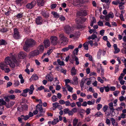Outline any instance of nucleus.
I'll return each mask as SVG.
<instances>
[{"mask_svg":"<svg viewBox=\"0 0 126 126\" xmlns=\"http://www.w3.org/2000/svg\"><path fill=\"white\" fill-rule=\"evenodd\" d=\"M45 47L46 48L50 46V42L48 40H45L44 42Z\"/></svg>","mask_w":126,"mask_h":126,"instance_id":"obj_14","label":"nucleus"},{"mask_svg":"<svg viewBox=\"0 0 126 126\" xmlns=\"http://www.w3.org/2000/svg\"><path fill=\"white\" fill-rule=\"evenodd\" d=\"M102 50L101 49H99V50L98 52L97 53V57L98 59L100 58V56L101 54Z\"/></svg>","mask_w":126,"mask_h":126,"instance_id":"obj_33","label":"nucleus"},{"mask_svg":"<svg viewBox=\"0 0 126 126\" xmlns=\"http://www.w3.org/2000/svg\"><path fill=\"white\" fill-rule=\"evenodd\" d=\"M44 0H37V4L39 6H41L44 5Z\"/></svg>","mask_w":126,"mask_h":126,"instance_id":"obj_21","label":"nucleus"},{"mask_svg":"<svg viewBox=\"0 0 126 126\" xmlns=\"http://www.w3.org/2000/svg\"><path fill=\"white\" fill-rule=\"evenodd\" d=\"M22 16L23 14H22L19 13L16 15V17L18 19L22 17Z\"/></svg>","mask_w":126,"mask_h":126,"instance_id":"obj_55","label":"nucleus"},{"mask_svg":"<svg viewBox=\"0 0 126 126\" xmlns=\"http://www.w3.org/2000/svg\"><path fill=\"white\" fill-rule=\"evenodd\" d=\"M65 105L66 106H70L71 103L68 100L66 101H65Z\"/></svg>","mask_w":126,"mask_h":126,"instance_id":"obj_56","label":"nucleus"},{"mask_svg":"<svg viewBox=\"0 0 126 126\" xmlns=\"http://www.w3.org/2000/svg\"><path fill=\"white\" fill-rule=\"evenodd\" d=\"M126 96L124 97L123 96H121L119 97V99L120 101H122L125 100V99H126Z\"/></svg>","mask_w":126,"mask_h":126,"instance_id":"obj_42","label":"nucleus"},{"mask_svg":"<svg viewBox=\"0 0 126 126\" xmlns=\"http://www.w3.org/2000/svg\"><path fill=\"white\" fill-rule=\"evenodd\" d=\"M52 13L54 16V17H55L58 18L59 17V15L56 12H52Z\"/></svg>","mask_w":126,"mask_h":126,"instance_id":"obj_51","label":"nucleus"},{"mask_svg":"<svg viewBox=\"0 0 126 126\" xmlns=\"http://www.w3.org/2000/svg\"><path fill=\"white\" fill-rule=\"evenodd\" d=\"M44 87L43 86H41L40 87L38 88L37 90V91L38 90L39 91H41L42 90L44 89Z\"/></svg>","mask_w":126,"mask_h":126,"instance_id":"obj_60","label":"nucleus"},{"mask_svg":"<svg viewBox=\"0 0 126 126\" xmlns=\"http://www.w3.org/2000/svg\"><path fill=\"white\" fill-rule=\"evenodd\" d=\"M120 92L119 91H116L113 92V94L115 96H117Z\"/></svg>","mask_w":126,"mask_h":126,"instance_id":"obj_48","label":"nucleus"},{"mask_svg":"<svg viewBox=\"0 0 126 126\" xmlns=\"http://www.w3.org/2000/svg\"><path fill=\"white\" fill-rule=\"evenodd\" d=\"M34 89V85L33 84L30 87L29 89V94H31L33 93V91Z\"/></svg>","mask_w":126,"mask_h":126,"instance_id":"obj_20","label":"nucleus"},{"mask_svg":"<svg viewBox=\"0 0 126 126\" xmlns=\"http://www.w3.org/2000/svg\"><path fill=\"white\" fill-rule=\"evenodd\" d=\"M125 75V74L123 73H122L121 74L120 76L118 78L119 80H120L122 79L123 76Z\"/></svg>","mask_w":126,"mask_h":126,"instance_id":"obj_49","label":"nucleus"},{"mask_svg":"<svg viewBox=\"0 0 126 126\" xmlns=\"http://www.w3.org/2000/svg\"><path fill=\"white\" fill-rule=\"evenodd\" d=\"M38 77L36 74H34L31 77L30 79L32 80H36L37 79Z\"/></svg>","mask_w":126,"mask_h":126,"instance_id":"obj_23","label":"nucleus"},{"mask_svg":"<svg viewBox=\"0 0 126 126\" xmlns=\"http://www.w3.org/2000/svg\"><path fill=\"white\" fill-rule=\"evenodd\" d=\"M7 43L5 40L3 39L0 40V45H5Z\"/></svg>","mask_w":126,"mask_h":126,"instance_id":"obj_30","label":"nucleus"},{"mask_svg":"<svg viewBox=\"0 0 126 126\" xmlns=\"http://www.w3.org/2000/svg\"><path fill=\"white\" fill-rule=\"evenodd\" d=\"M10 57H7L5 58L4 62L0 63V68L7 73L11 71L8 66V65L12 68L15 67V65H18L17 61L12 53L10 54Z\"/></svg>","mask_w":126,"mask_h":126,"instance_id":"obj_1","label":"nucleus"},{"mask_svg":"<svg viewBox=\"0 0 126 126\" xmlns=\"http://www.w3.org/2000/svg\"><path fill=\"white\" fill-rule=\"evenodd\" d=\"M43 20L41 17L38 16L36 18L35 21L37 25H41L42 24Z\"/></svg>","mask_w":126,"mask_h":126,"instance_id":"obj_10","label":"nucleus"},{"mask_svg":"<svg viewBox=\"0 0 126 126\" xmlns=\"http://www.w3.org/2000/svg\"><path fill=\"white\" fill-rule=\"evenodd\" d=\"M36 109L39 111V113L37 115V116L39 117L44 115V114L45 113V111L44 110L42 104H37L36 106Z\"/></svg>","mask_w":126,"mask_h":126,"instance_id":"obj_3","label":"nucleus"},{"mask_svg":"<svg viewBox=\"0 0 126 126\" xmlns=\"http://www.w3.org/2000/svg\"><path fill=\"white\" fill-rule=\"evenodd\" d=\"M103 115V114L100 112H97L95 114V116L96 117H100L101 116Z\"/></svg>","mask_w":126,"mask_h":126,"instance_id":"obj_44","label":"nucleus"},{"mask_svg":"<svg viewBox=\"0 0 126 126\" xmlns=\"http://www.w3.org/2000/svg\"><path fill=\"white\" fill-rule=\"evenodd\" d=\"M104 89L105 91L106 92H108L110 90V88L108 86H104Z\"/></svg>","mask_w":126,"mask_h":126,"instance_id":"obj_57","label":"nucleus"},{"mask_svg":"<svg viewBox=\"0 0 126 126\" xmlns=\"http://www.w3.org/2000/svg\"><path fill=\"white\" fill-rule=\"evenodd\" d=\"M77 70L75 67H72L71 69V75L72 76H75L77 74Z\"/></svg>","mask_w":126,"mask_h":126,"instance_id":"obj_16","label":"nucleus"},{"mask_svg":"<svg viewBox=\"0 0 126 126\" xmlns=\"http://www.w3.org/2000/svg\"><path fill=\"white\" fill-rule=\"evenodd\" d=\"M75 60L76 62V64L77 65L79 64V63L78 58L75 56Z\"/></svg>","mask_w":126,"mask_h":126,"instance_id":"obj_58","label":"nucleus"},{"mask_svg":"<svg viewBox=\"0 0 126 126\" xmlns=\"http://www.w3.org/2000/svg\"><path fill=\"white\" fill-rule=\"evenodd\" d=\"M72 83L74 85H77L78 83V79L77 77H74L73 79Z\"/></svg>","mask_w":126,"mask_h":126,"instance_id":"obj_18","label":"nucleus"},{"mask_svg":"<svg viewBox=\"0 0 126 126\" xmlns=\"http://www.w3.org/2000/svg\"><path fill=\"white\" fill-rule=\"evenodd\" d=\"M106 123L107 125L110 126V119L107 118L106 120Z\"/></svg>","mask_w":126,"mask_h":126,"instance_id":"obj_63","label":"nucleus"},{"mask_svg":"<svg viewBox=\"0 0 126 126\" xmlns=\"http://www.w3.org/2000/svg\"><path fill=\"white\" fill-rule=\"evenodd\" d=\"M108 106L107 105H104L103 108V110L104 112H106L108 108Z\"/></svg>","mask_w":126,"mask_h":126,"instance_id":"obj_45","label":"nucleus"},{"mask_svg":"<svg viewBox=\"0 0 126 126\" xmlns=\"http://www.w3.org/2000/svg\"><path fill=\"white\" fill-rule=\"evenodd\" d=\"M52 50L51 48L50 49L48 50L47 51V53H44V54L43 56H44L45 55H46L47 54L48 55H49L52 52Z\"/></svg>","mask_w":126,"mask_h":126,"instance_id":"obj_35","label":"nucleus"},{"mask_svg":"<svg viewBox=\"0 0 126 126\" xmlns=\"http://www.w3.org/2000/svg\"><path fill=\"white\" fill-rule=\"evenodd\" d=\"M36 4V1L34 0L31 3L27 4L26 5V7L28 9H32L34 6Z\"/></svg>","mask_w":126,"mask_h":126,"instance_id":"obj_7","label":"nucleus"},{"mask_svg":"<svg viewBox=\"0 0 126 126\" xmlns=\"http://www.w3.org/2000/svg\"><path fill=\"white\" fill-rule=\"evenodd\" d=\"M39 52L38 50H35L31 51L30 54L31 57H33L34 56L38 55Z\"/></svg>","mask_w":126,"mask_h":126,"instance_id":"obj_11","label":"nucleus"},{"mask_svg":"<svg viewBox=\"0 0 126 126\" xmlns=\"http://www.w3.org/2000/svg\"><path fill=\"white\" fill-rule=\"evenodd\" d=\"M23 92L21 94V95L24 97H26L27 96V93L29 92V89L26 88L23 90Z\"/></svg>","mask_w":126,"mask_h":126,"instance_id":"obj_12","label":"nucleus"},{"mask_svg":"<svg viewBox=\"0 0 126 126\" xmlns=\"http://www.w3.org/2000/svg\"><path fill=\"white\" fill-rule=\"evenodd\" d=\"M96 38H97V36L94 34H93L91 36L89 37L87 39L88 40H90L91 39L94 40Z\"/></svg>","mask_w":126,"mask_h":126,"instance_id":"obj_25","label":"nucleus"},{"mask_svg":"<svg viewBox=\"0 0 126 126\" xmlns=\"http://www.w3.org/2000/svg\"><path fill=\"white\" fill-rule=\"evenodd\" d=\"M46 79H47L48 81H51L53 79V78L49 74H48L46 76Z\"/></svg>","mask_w":126,"mask_h":126,"instance_id":"obj_17","label":"nucleus"},{"mask_svg":"<svg viewBox=\"0 0 126 126\" xmlns=\"http://www.w3.org/2000/svg\"><path fill=\"white\" fill-rule=\"evenodd\" d=\"M98 25L100 26H102L103 25V23L102 21H99L97 23Z\"/></svg>","mask_w":126,"mask_h":126,"instance_id":"obj_52","label":"nucleus"},{"mask_svg":"<svg viewBox=\"0 0 126 126\" xmlns=\"http://www.w3.org/2000/svg\"><path fill=\"white\" fill-rule=\"evenodd\" d=\"M57 37L54 36H51L50 38V40L52 44L53 45H56L58 43Z\"/></svg>","mask_w":126,"mask_h":126,"instance_id":"obj_6","label":"nucleus"},{"mask_svg":"<svg viewBox=\"0 0 126 126\" xmlns=\"http://www.w3.org/2000/svg\"><path fill=\"white\" fill-rule=\"evenodd\" d=\"M52 100L53 102H55L57 100V98L56 96L54 95L52 97Z\"/></svg>","mask_w":126,"mask_h":126,"instance_id":"obj_39","label":"nucleus"},{"mask_svg":"<svg viewBox=\"0 0 126 126\" xmlns=\"http://www.w3.org/2000/svg\"><path fill=\"white\" fill-rule=\"evenodd\" d=\"M123 47L124 48L121 49V52L123 53L126 55V48L125 47V46H124Z\"/></svg>","mask_w":126,"mask_h":126,"instance_id":"obj_41","label":"nucleus"},{"mask_svg":"<svg viewBox=\"0 0 126 126\" xmlns=\"http://www.w3.org/2000/svg\"><path fill=\"white\" fill-rule=\"evenodd\" d=\"M69 48L67 47H65L64 48H62V51L63 52H65L69 50Z\"/></svg>","mask_w":126,"mask_h":126,"instance_id":"obj_59","label":"nucleus"},{"mask_svg":"<svg viewBox=\"0 0 126 126\" xmlns=\"http://www.w3.org/2000/svg\"><path fill=\"white\" fill-rule=\"evenodd\" d=\"M81 2L80 0H74V4L75 5H79L80 3H81Z\"/></svg>","mask_w":126,"mask_h":126,"instance_id":"obj_26","label":"nucleus"},{"mask_svg":"<svg viewBox=\"0 0 126 126\" xmlns=\"http://www.w3.org/2000/svg\"><path fill=\"white\" fill-rule=\"evenodd\" d=\"M14 33L13 37L16 39H18L20 37V35L17 29L15 28L14 29Z\"/></svg>","mask_w":126,"mask_h":126,"instance_id":"obj_8","label":"nucleus"},{"mask_svg":"<svg viewBox=\"0 0 126 126\" xmlns=\"http://www.w3.org/2000/svg\"><path fill=\"white\" fill-rule=\"evenodd\" d=\"M56 68L57 69V70L60 72L62 69V67L61 66H58L57 67H56Z\"/></svg>","mask_w":126,"mask_h":126,"instance_id":"obj_64","label":"nucleus"},{"mask_svg":"<svg viewBox=\"0 0 126 126\" xmlns=\"http://www.w3.org/2000/svg\"><path fill=\"white\" fill-rule=\"evenodd\" d=\"M114 51V53L115 54L119 52L120 50V49L117 47V45L116 44H114L113 45Z\"/></svg>","mask_w":126,"mask_h":126,"instance_id":"obj_13","label":"nucleus"},{"mask_svg":"<svg viewBox=\"0 0 126 126\" xmlns=\"http://www.w3.org/2000/svg\"><path fill=\"white\" fill-rule=\"evenodd\" d=\"M68 39L65 36H63L61 37L59 40V44L62 46H64L68 43Z\"/></svg>","mask_w":126,"mask_h":126,"instance_id":"obj_4","label":"nucleus"},{"mask_svg":"<svg viewBox=\"0 0 126 126\" xmlns=\"http://www.w3.org/2000/svg\"><path fill=\"white\" fill-rule=\"evenodd\" d=\"M6 102L3 99H0V105H5L6 104Z\"/></svg>","mask_w":126,"mask_h":126,"instance_id":"obj_29","label":"nucleus"},{"mask_svg":"<svg viewBox=\"0 0 126 126\" xmlns=\"http://www.w3.org/2000/svg\"><path fill=\"white\" fill-rule=\"evenodd\" d=\"M92 101H88L87 102V104L89 105L94 104L95 103V99H93Z\"/></svg>","mask_w":126,"mask_h":126,"instance_id":"obj_36","label":"nucleus"},{"mask_svg":"<svg viewBox=\"0 0 126 126\" xmlns=\"http://www.w3.org/2000/svg\"><path fill=\"white\" fill-rule=\"evenodd\" d=\"M65 86H66L67 85H69L68 83H70V80L68 79H67L65 80Z\"/></svg>","mask_w":126,"mask_h":126,"instance_id":"obj_50","label":"nucleus"},{"mask_svg":"<svg viewBox=\"0 0 126 126\" xmlns=\"http://www.w3.org/2000/svg\"><path fill=\"white\" fill-rule=\"evenodd\" d=\"M38 49L39 53H42L43 52L44 50V47L43 45H41L39 46L38 47Z\"/></svg>","mask_w":126,"mask_h":126,"instance_id":"obj_19","label":"nucleus"},{"mask_svg":"<svg viewBox=\"0 0 126 126\" xmlns=\"http://www.w3.org/2000/svg\"><path fill=\"white\" fill-rule=\"evenodd\" d=\"M41 14L44 17L48 18L49 16V14L46 11H42L41 12Z\"/></svg>","mask_w":126,"mask_h":126,"instance_id":"obj_15","label":"nucleus"},{"mask_svg":"<svg viewBox=\"0 0 126 126\" xmlns=\"http://www.w3.org/2000/svg\"><path fill=\"white\" fill-rule=\"evenodd\" d=\"M72 96L73 99L75 100L77 99V96L76 94H73Z\"/></svg>","mask_w":126,"mask_h":126,"instance_id":"obj_61","label":"nucleus"},{"mask_svg":"<svg viewBox=\"0 0 126 126\" xmlns=\"http://www.w3.org/2000/svg\"><path fill=\"white\" fill-rule=\"evenodd\" d=\"M35 44V42L33 40L31 39H27L23 47V48L25 51L28 52L30 50V47H32Z\"/></svg>","mask_w":126,"mask_h":126,"instance_id":"obj_2","label":"nucleus"},{"mask_svg":"<svg viewBox=\"0 0 126 126\" xmlns=\"http://www.w3.org/2000/svg\"><path fill=\"white\" fill-rule=\"evenodd\" d=\"M89 32L90 34L92 33L93 32H94V33H95L96 34L97 33L96 31L93 29H90V30L89 31Z\"/></svg>","mask_w":126,"mask_h":126,"instance_id":"obj_47","label":"nucleus"},{"mask_svg":"<svg viewBox=\"0 0 126 126\" xmlns=\"http://www.w3.org/2000/svg\"><path fill=\"white\" fill-rule=\"evenodd\" d=\"M101 1L102 2H105L108 4H110V0H101Z\"/></svg>","mask_w":126,"mask_h":126,"instance_id":"obj_54","label":"nucleus"},{"mask_svg":"<svg viewBox=\"0 0 126 126\" xmlns=\"http://www.w3.org/2000/svg\"><path fill=\"white\" fill-rule=\"evenodd\" d=\"M21 117H22V119L24 120H26L29 118V116L28 115L25 116L22 115L21 116Z\"/></svg>","mask_w":126,"mask_h":126,"instance_id":"obj_28","label":"nucleus"},{"mask_svg":"<svg viewBox=\"0 0 126 126\" xmlns=\"http://www.w3.org/2000/svg\"><path fill=\"white\" fill-rule=\"evenodd\" d=\"M52 125H54L56 124L57 123L59 122V120L58 118H56L53 119L52 121Z\"/></svg>","mask_w":126,"mask_h":126,"instance_id":"obj_32","label":"nucleus"},{"mask_svg":"<svg viewBox=\"0 0 126 126\" xmlns=\"http://www.w3.org/2000/svg\"><path fill=\"white\" fill-rule=\"evenodd\" d=\"M110 120L112 124V125L113 126H117V123H116V121L113 118H112L110 119Z\"/></svg>","mask_w":126,"mask_h":126,"instance_id":"obj_24","label":"nucleus"},{"mask_svg":"<svg viewBox=\"0 0 126 126\" xmlns=\"http://www.w3.org/2000/svg\"><path fill=\"white\" fill-rule=\"evenodd\" d=\"M57 62L58 64L60 65H64V62L62 61H61L60 59H58Z\"/></svg>","mask_w":126,"mask_h":126,"instance_id":"obj_40","label":"nucleus"},{"mask_svg":"<svg viewBox=\"0 0 126 126\" xmlns=\"http://www.w3.org/2000/svg\"><path fill=\"white\" fill-rule=\"evenodd\" d=\"M109 108L110 110L113 111L114 110V108L113 107V103L112 102H110L108 104Z\"/></svg>","mask_w":126,"mask_h":126,"instance_id":"obj_22","label":"nucleus"},{"mask_svg":"<svg viewBox=\"0 0 126 126\" xmlns=\"http://www.w3.org/2000/svg\"><path fill=\"white\" fill-rule=\"evenodd\" d=\"M18 58L20 59H23L27 56V54L25 52H20L18 54Z\"/></svg>","mask_w":126,"mask_h":126,"instance_id":"obj_9","label":"nucleus"},{"mask_svg":"<svg viewBox=\"0 0 126 126\" xmlns=\"http://www.w3.org/2000/svg\"><path fill=\"white\" fill-rule=\"evenodd\" d=\"M67 88L69 92L73 93V88L70 86L69 85H67V86H65Z\"/></svg>","mask_w":126,"mask_h":126,"instance_id":"obj_27","label":"nucleus"},{"mask_svg":"<svg viewBox=\"0 0 126 126\" xmlns=\"http://www.w3.org/2000/svg\"><path fill=\"white\" fill-rule=\"evenodd\" d=\"M64 31L66 33L69 34L73 32L74 31V28L68 25H66L64 27Z\"/></svg>","mask_w":126,"mask_h":126,"instance_id":"obj_5","label":"nucleus"},{"mask_svg":"<svg viewBox=\"0 0 126 126\" xmlns=\"http://www.w3.org/2000/svg\"><path fill=\"white\" fill-rule=\"evenodd\" d=\"M108 16L110 18H113L114 17V15L113 13L110 12L108 15Z\"/></svg>","mask_w":126,"mask_h":126,"instance_id":"obj_53","label":"nucleus"},{"mask_svg":"<svg viewBox=\"0 0 126 126\" xmlns=\"http://www.w3.org/2000/svg\"><path fill=\"white\" fill-rule=\"evenodd\" d=\"M62 90L63 93L65 95H67V91L65 88L63 87L62 88Z\"/></svg>","mask_w":126,"mask_h":126,"instance_id":"obj_38","label":"nucleus"},{"mask_svg":"<svg viewBox=\"0 0 126 126\" xmlns=\"http://www.w3.org/2000/svg\"><path fill=\"white\" fill-rule=\"evenodd\" d=\"M78 120L76 118L74 119L73 121V126H76Z\"/></svg>","mask_w":126,"mask_h":126,"instance_id":"obj_37","label":"nucleus"},{"mask_svg":"<svg viewBox=\"0 0 126 126\" xmlns=\"http://www.w3.org/2000/svg\"><path fill=\"white\" fill-rule=\"evenodd\" d=\"M88 45L86 42L83 44V46L84 49L86 50H88Z\"/></svg>","mask_w":126,"mask_h":126,"instance_id":"obj_34","label":"nucleus"},{"mask_svg":"<svg viewBox=\"0 0 126 126\" xmlns=\"http://www.w3.org/2000/svg\"><path fill=\"white\" fill-rule=\"evenodd\" d=\"M86 42L88 44H89L91 46H92L93 45V41L92 40H88L86 41Z\"/></svg>","mask_w":126,"mask_h":126,"instance_id":"obj_46","label":"nucleus"},{"mask_svg":"<svg viewBox=\"0 0 126 126\" xmlns=\"http://www.w3.org/2000/svg\"><path fill=\"white\" fill-rule=\"evenodd\" d=\"M8 97L12 100H14L16 98L14 94L10 95L8 96Z\"/></svg>","mask_w":126,"mask_h":126,"instance_id":"obj_43","label":"nucleus"},{"mask_svg":"<svg viewBox=\"0 0 126 126\" xmlns=\"http://www.w3.org/2000/svg\"><path fill=\"white\" fill-rule=\"evenodd\" d=\"M97 80L101 83H103L104 82L103 80H102L100 77H98L97 78Z\"/></svg>","mask_w":126,"mask_h":126,"instance_id":"obj_62","label":"nucleus"},{"mask_svg":"<svg viewBox=\"0 0 126 126\" xmlns=\"http://www.w3.org/2000/svg\"><path fill=\"white\" fill-rule=\"evenodd\" d=\"M15 102L14 101H11L8 103V104L6 105L7 108H9L13 106Z\"/></svg>","mask_w":126,"mask_h":126,"instance_id":"obj_31","label":"nucleus"}]
</instances>
